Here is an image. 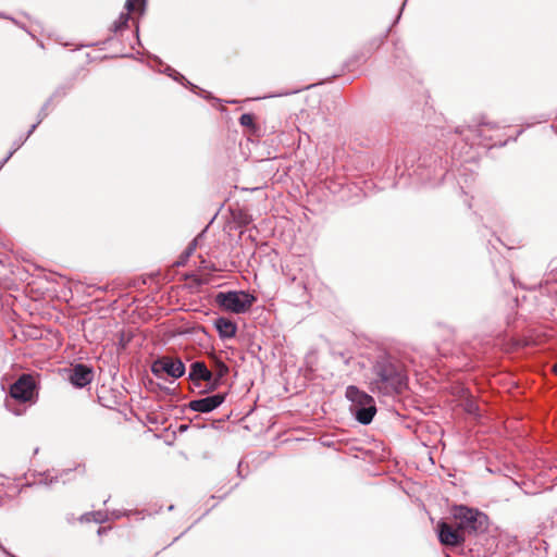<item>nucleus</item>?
Instances as JSON below:
<instances>
[{
	"label": "nucleus",
	"mask_w": 557,
	"mask_h": 557,
	"mask_svg": "<svg viewBox=\"0 0 557 557\" xmlns=\"http://www.w3.org/2000/svg\"><path fill=\"white\" fill-rule=\"evenodd\" d=\"M71 470H63L60 475H54L51 472H46L41 475L39 480L40 484L52 485L54 482H58L60 478L70 473Z\"/></svg>",
	"instance_id": "nucleus-18"
},
{
	"label": "nucleus",
	"mask_w": 557,
	"mask_h": 557,
	"mask_svg": "<svg viewBox=\"0 0 557 557\" xmlns=\"http://www.w3.org/2000/svg\"><path fill=\"white\" fill-rule=\"evenodd\" d=\"M549 268H550L552 272H556L557 271V257L554 258L553 260H550Z\"/></svg>",
	"instance_id": "nucleus-28"
},
{
	"label": "nucleus",
	"mask_w": 557,
	"mask_h": 557,
	"mask_svg": "<svg viewBox=\"0 0 557 557\" xmlns=\"http://www.w3.org/2000/svg\"><path fill=\"white\" fill-rule=\"evenodd\" d=\"M214 380L215 379L213 372L207 369L206 372L203 373V376L201 377V381L207 382V388L212 385Z\"/></svg>",
	"instance_id": "nucleus-23"
},
{
	"label": "nucleus",
	"mask_w": 557,
	"mask_h": 557,
	"mask_svg": "<svg viewBox=\"0 0 557 557\" xmlns=\"http://www.w3.org/2000/svg\"><path fill=\"white\" fill-rule=\"evenodd\" d=\"M228 373V367L222 362L218 361L215 364V369L213 371L214 374V382L211 386H209L206 391L207 392H213L215 391L222 383L223 377Z\"/></svg>",
	"instance_id": "nucleus-14"
},
{
	"label": "nucleus",
	"mask_w": 557,
	"mask_h": 557,
	"mask_svg": "<svg viewBox=\"0 0 557 557\" xmlns=\"http://www.w3.org/2000/svg\"><path fill=\"white\" fill-rule=\"evenodd\" d=\"M255 301L256 297L244 290L220 292L215 295V302L220 307L237 314L248 311Z\"/></svg>",
	"instance_id": "nucleus-5"
},
{
	"label": "nucleus",
	"mask_w": 557,
	"mask_h": 557,
	"mask_svg": "<svg viewBox=\"0 0 557 557\" xmlns=\"http://www.w3.org/2000/svg\"><path fill=\"white\" fill-rule=\"evenodd\" d=\"M147 0H126L125 9L128 11H135L136 5H138L141 11L145 10Z\"/></svg>",
	"instance_id": "nucleus-20"
},
{
	"label": "nucleus",
	"mask_w": 557,
	"mask_h": 557,
	"mask_svg": "<svg viewBox=\"0 0 557 557\" xmlns=\"http://www.w3.org/2000/svg\"><path fill=\"white\" fill-rule=\"evenodd\" d=\"M213 324L221 339H231L236 336L237 325L231 319L219 317L214 320Z\"/></svg>",
	"instance_id": "nucleus-12"
},
{
	"label": "nucleus",
	"mask_w": 557,
	"mask_h": 557,
	"mask_svg": "<svg viewBox=\"0 0 557 557\" xmlns=\"http://www.w3.org/2000/svg\"><path fill=\"white\" fill-rule=\"evenodd\" d=\"M51 100H52L51 98H50V99H48V100L46 101V103L42 106V108H41V110H40V112H39V114H38V115H39V119H38V120H41V121H42V120L47 116V114H48L47 109H48V107L50 106Z\"/></svg>",
	"instance_id": "nucleus-26"
},
{
	"label": "nucleus",
	"mask_w": 557,
	"mask_h": 557,
	"mask_svg": "<svg viewBox=\"0 0 557 557\" xmlns=\"http://www.w3.org/2000/svg\"><path fill=\"white\" fill-rule=\"evenodd\" d=\"M498 129L496 123L481 122L476 125H469L466 128L458 129L457 132L463 136L465 140L470 141V145H484L493 146L490 144L494 139L493 132Z\"/></svg>",
	"instance_id": "nucleus-6"
},
{
	"label": "nucleus",
	"mask_w": 557,
	"mask_h": 557,
	"mask_svg": "<svg viewBox=\"0 0 557 557\" xmlns=\"http://www.w3.org/2000/svg\"><path fill=\"white\" fill-rule=\"evenodd\" d=\"M24 139L18 144V143H15V148L12 149L8 156L1 160L0 162V169L10 160V158L13 156V153L24 144Z\"/></svg>",
	"instance_id": "nucleus-24"
},
{
	"label": "nucleus",
	"mask_w": 557,
	"mask_h": 557,
	"mask_svg": "<svg viewBox=\"0 0 557 557\" xmlns=\"http://www.w3.org/2000/svg\"><path fill=\"white\" fill-rule=\"evenodd\" d=\"M51 100H52L51 98H50V99H48V100L46 101V103L42 106V108H41V110H40V112H39V114H38V115H39V119H38V120H41V121H42V120L47 116V114H48L47 109H48V107L50 106Z\"/></svg>",
	"instance_id": "nucleus-25"
},
{
	"label": "nucleus",
	"mask_w": 557,
	"mask_h": 557,
	"mask_svg": "<svg viewBox=\"0 0 557 557\" xmlns=\"http://www.w3.org/2000/svg\"><path fill=\"white\" fill-rule=\"evenodd\" d=\"M202 234H199L197 237H195L186 247L185 251L180 256L178 260L176 261L177 267H184L189 257L195 252L198 246V240L201 237Z\"/></svg>",
	"instance_id": "nucleus-15"
},
{
	"label": "nucleus",
	"mask_w": 557,
	"mask_h": 557,
	"mask_svg": "<svg viewBox=\"0 0 557 557\" xmlns=\"http://www.w3.org/2000/svg\"><path fill=\"white\" fill-rule=\"evenodd\" d=\"M226 398L225 393L213 394L188 403V408L196 412L209 413L220 407Z\"/></svg>",
	"instance_id": "nucleus-10"
},
{
	"label": "nucleus",
	"mask_w": 557,
	"mask_h": 557,
	"mask_svg": "<svg viewBox=\"0 0 557 557\" xmlns=\"http://www.w3.org/2000/svg\"><path fill=\"white\" fill-rule=\"evenodd\" d=\"M151 372L157 377H162L163 374H166L173 379H180L185 374L186 368L181 359L162 356L153 361Z\"/></svg>",
	"instance_id": "nucleus-7"
},
{
	"label": "nucleus",
	"mask_w": 557,
	"mask_h": 557,
	"mask_svg": "<svg viewBox=\"0 0 557 557\" xmlns=\"http://www.w3.org/2000/svg\"><path fill=\"white\" fill-rule=\"evenodd\" d=\"M475 409H476V407H475V405H474V404L470 403V404L468 405L467 410H468L469 412H471V413H472V412H474V410H475Z\"/></svg>",
	"instance_id": "nucleus-30"
},
{
	"label": "nucleus",
	"mask_w": 557,
	"mask_h": 557,
	"mask_svg": "<svg viewBox=\"0 0 557 557\" xmlns=\"http://www.w3.org/2000/svg\"><path fill=\"white\" fill-rule=\"evenodd\" d=\"M436 533L440 543L446 547H459L466 541V535L455 522L451 524L446 521H440L436 525Z\"/></svg>",
	"instance_id": "nucleus-8"
},
{
	"label": "nucleus",
	"mask_w": 557,
	"mask_h": 557,
	"mask_svg": "<svg viewBox=\"0 0 557 557\" xmlns=\"http://www.w3.org/2000/svg\"><path fill=\"white\" fill-rule=\"evenodd\" d=\"M112 517L113 519H119L121 518L124 513L120 512V511H112Z\"/></svg>",
	"instance_id": "nucleus-29"
},
{
	"label": "nucleus",
	"mask_w": 557,
	"mask_h": 557,
	"mask_svg": "<svg viewBox=\"0 0 557 557\" xmlns=\"http://www.w3.org/2000/svg\"><path fill=\"white\" fill-rule=\"evenodd\" d=\"M408 377L399 360L388 354L379 355L372 363L370 388L374 393L392 396L403 393Z\"/></svg>",
	"instance_id": "nucleus-1"
},
{
	"label": "nucleus",
	"mask_w": 557,
	"mask_h": 557,
	"mask_svg": "<svg viewBox=\"0 0 557 557\" xmlns=\"http://www.w3.org/2000/svg\"><path fill=\"white\" fill-rule=\"evenodd\" d=\"M207 366L202 361H195L190 364L188 379L196 385L200 386L199 382L207 370Z\"/></svg>",
	"instance_id": "nucleus-13"
},
{
	"label": "nucleus",
	"mask_w": 557,
	"mask_h": 557,
	"mask_svg": "<svg viewBox=\"0 0 557 557\" xmlns=\"http://www.w3.org/2000/svg\"><path fill=\"white\" fill-rule=\"evenodd\" d=\"M35 381L29 374H23L10 387V395L20 401L26 403L33 398Z\"/></svg>",
	"instance_id": "nucleus-9"
},
{
	"label": "nucleus",
	"mask_w": 557,
	"mask_h": 557,
	"mask_svg": "<svg viewBox=\"0 0 557 557\" xmlns=\"http://www.w3.org/2000/svg\"><path fill=\"white\" fill-rule=\"evenodd\" d=\"M239 123H240V125L247 126V127L253 126L255 116L250 113H244L239 117Z\"/></svg>",
	"instance_id": "nucleus-21"
},
{
	"label": "nucleus",
	"mask_w": 557,
	"mask_h": 557,
	"mask_svg": "<svg viewBox=\"0 0 557 557\" xmlns=\"http://www.w3.org/2000/svg\"><path fill=\"white\" fill-rule=\"evenodd\" d=\"M164 72L171 76L174 81L180 82L181 84L185 86H189L191 90L197 89L198 87L194 84H191L189 81H187L184 75L175 71L174 69L170 67L169 65L164 69Z\"/></svg>",
	"instance_id": "nucleus-17"
},
{
	"label": "nucleus",
	"mask_w": 557,
	"mask_h": 557,
	"mask_svg": "<svg viewBox=\"0 0 557 557\" xmlns=\"http://www.w3.org/2000/svg\"><path fill=\"white\" fill-rule=\"evenodd\" d=\"M0 17H5V15H3V14H0Z\"/></svg>",
	"instance_id": "nucleus-32"
},
{
	"label": "nucleus",
	"mask_w": 557,
	"mask_h": 557,
	"mask_svg": "<svg viewBox=\"0 0 557 557\" xmlns=\"http://www.w3.org/2000/svg\"><path fill=\"white\" fill-rule=\"evenodd\" d=\"M40 123H41V120H38L35 124H33V125L29 127V129H28V132H27V135H26V137L24 138V140H26V139H27V138H28V137L34 133V131L37 128V126H38Z\"/></svg>",
	"instance_id": "nucleus-27"
},
{
	"label": "nucleus",
	"mask_w": 557,
	"mask_h": 557,
	"mask_svg": "<svg viewBox=\"0 0 557 557\" xmlns=\"http://www.w3.org/2000/svg\"><path fill=\"white\" fill-rule=\"evenodd\" d=\"M94 374L89 366L77 363L71 369L70 382L76 387H85L92 381Z\"/></svg>",
	"instance_id": "nucleus-11"
},
{
	"label": "nucleus",
	"mask_w": 557,
	"mask_h": 557,
	"mask_svg": "<svg viewBox=\"0 0 557 557\" xmlns=\"http://www.w3.org/2000/svg\"><path fill=\"white\" fill-rule=\"evenodd\" d=\"M199 267H200V269L209 270V271H212V272H216L219 270L214 264L208 262L202 257H200V265Z\"/></svg>",
	"instance_id": "nucleus-22"
},
{
	"label": "nucleus",
	"mask_w": 557,
	"mask_h": 557,
	"mask_svg": "<svg viewBox=\"0 0 557 557\" xmlns=\"http://www.w3.org/2000/svg\"><path fill=\"white\" fill-rule=\"evenodd\" d=\"M90 517H92V521H95L96 523H103L109 520L108 512L101 510L91 513H86L83 516V519H85L86 521H90Z\"/></svg>",
	"instance_id": "nucleus-19"
},
{
	"label": "nucleus",
	"mask_w": 557,
	"mask_h": 557,
	"mask_svg": "<svg viewBox=\"0 0 557 557\" xmlns=\"http://www.w3.org/2000/svg\"><path fill=\"white\" fill-rule=\"evenodd\" d=\"M309 270L300 257H293L282 267L286 288L294 301L304 302L308 298Z\"/></svg>",
	"instance_id": "nucleus-2"
},
{
	"label": "nucleus",
	"mask_w": 557,
	"mask_h": 557,
	"mask_svg": "<svg viewBox=\"0 0 557 557\" xmlns=\"http://www.w3.org/2000/svg\"><path fill=\"white\" fill-rule=\"evenodd\" d=\"M131 12L132 11L126 10V12L120 14L117 20L114 21V23L111 26V30L113 33H119L127 27Z\"/></svg>",
	"instance_id": "nucleus-16"
},
{
	"label": "nucleus",
	"mask_w": 557,
	"mask_h": 557,
	"mask_svg": "<svg viewBox=\"0 0 557 557\" xmlns=\"http://www.w3.org/2000/svg\"><path fill=\"white\" fill-rule=\"evenodd\" d=\"M554 372L557 374V363L553 367Z\"/></svg>",
	"instance_id": "nucleus-31"
},
{
	"label": "nucleus",
	"mask_w": 557,
	"mask_h": 557,
	"mask_svg": "<svg viewBox=\"0 0 557 557\" xmlns=\"http://www.w3.org/2000/svg\"><path fill=\"white\" fill-rule=\"evenodd\" d=\"M451 513L454 522L465 535L483 531L487 521L485 513L463 505L455 506Z\"/></svg>",
	"instance_id": "nucleus-4"
},
{
	"label": "nucleus",
	"mask_w": 557,
	"mask_h": 557,
	"mask_svg": "<svg viewBox=\"0 0 557 557\" xmlns=\"http://www.w3.org/2000/svg\"><path fill=\"white\" fill-rule=\"evenodd\" d=\"M345 397L355 419L363 425L370 424L377 411L374 398L355 385L346 387Z\"/></svg>",
	"instance_id": "nucleus-3"
}]
</instances>
